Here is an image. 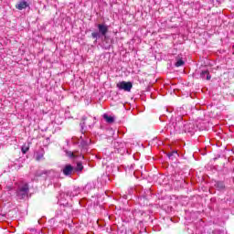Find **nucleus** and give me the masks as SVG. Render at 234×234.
<instances>
[{
	"label": "nucleus",
	"mask_w": 234,
	"mask_h": 234,
	"mask_svg": "<svg viewBox=\"0 0 234 234\" xmlns=\"http://www.w3.org/2000/svg\"><path fill=\"white\" fill-rule=\"evenodd\" d=\"M216 187H218L219 190L224 189L226 187V185H224V182L218 181L215 185Z\"/></svg>",
	"instance_id": "nucleus-8"
},
{
	"label": "nucleus",
	"mask_w": 234,
	"mask_h": 234,
	"mask_svg": "<svg viewBox=\"0 0 234 234\" xmlns=\"http://www.w3.org/2000/svg\"><path fill=\"white\" fill-rule=\"evenodd\" d=\"M207 74V70H205V71H202V72L200 73V76H201V78L204 80V79H206Z\"/></svg>",
	"instance_id": "nucleus-14"
},
{
	"label": "nucleus",
	"mask_w": 234,
	"mask_h": 234,
	"mask_svg": "<svg viewBox=\"0 0 234 234\" xmlns=\"http://www.w3.org/2000/svg\"><path fill=\"white\" fill-rule=\"evenodd\" d=\"M29 150H30V147H28L27 145H23L21 148L23 154H27V153H28Z\"/></svg>",
	"instance_id": "nucleus-9"
},
{
	"label": "nucleus",
	"mask_w": 234,
	"mask_h": 234,
	"mask_svg": "<svg viewBox=\"0 0 234 234\" xmlns=\"http://www.w3.org/2000/svg\"><path fill=\"white\" fill-rule=\"evenodd\" d=\"M42 158H43V154H38V155H37L36 160H37V162H39L40 160H42Z\"/></svg>",
	"instance_id": "nucleus-15"
},
{
	"label": "nucleus",
	"mask_w": 234,
	"mask_h": 234,
	"mask_svg": "<svg viewBox=\"0 0 234 234\" xmlns=\"http://www.w3.org/2000/svg\"><path fill=\"white\" fill-rule=\"evenodd\" d=\"M66 154L69 158H76V155L74 154V152H72V151H66Z\"/></svg>",
	"instance_id": "nucleus-10"
},
{
	"label": "nucleus",
	"mask_w": 234,
	"mask_h": 234,
	"mask_svg": "<svg viewBox=\"0 0 234 234\" xmlns=\"http://www.w3.org/2000/svg\"><path fill=\"white\" fill-rule=\"evenodd\" d=\"M74 171V166L72 165H67L63 170L62 173L65 175V176H70L72 175V172Z\"/></svg>",
	"instance_id": "nucleus-4"
},
{
	"label": "nucleus",
	"mask_w": 234,
	"mask_h": 234,
	"mask_svg": "<svg viewBox=\"0 0 234 234\" xmlns=\"http://www.w3.org/2000/svg\"><path fill=\"white\" fill-rule=\"evenodd\" d=\"M184 64H185L184 60L179 59L176 61V67H183Z\"/></svg>",
	"instance_id": "nucleus-12"
},
{
	"label": "nucleus",
	"mask_w": 234,
	"mask_h": 234,
	"mask_svg": "<svg viewBox=\"0 0 234 234\" xmlns=\"http://www.w3.org/2000/svg\"><path fill=\"white\" fill-rule=\"evenodd\" d=\"M206 80H211V75H209V71H207Z\"/></svg>",
	"instance_id": "nucleus-16"
},
{
	"label": "nucleus",
	"mask_w": 234,
	"mask_h": 234,
	"mask_svg": "<svg viewBox=\"0 0 234 234\" xmlns=\"http://www.w3.org/2000/svg\"><path fill=\"white\" fill-rule=\"evenodd\" d=\"M117 89L119 90H124L125 92H131V90L133 89V82L131 81H120L116 85Z\"/></svg>",
	"instance_id": "nucleus-2"
},
{
	"label": "nucleus",
	"mask_w": 234,
	"mask_h": 234,
	"mask_svg": "<svg viewBox=\"0 0 234 234\" xmlns=\"http://www.w3.org/2000/svg\"><path fill=\"white\" fill-rule=\"evenodd\" d=\"M103 118L108 123H114V117L109 116L107 113H105L103 114Z\"/></svg>",
	"instance_id": "nucleus-7"
},
{
	"label": "nucleus",
	"mask_w": 234,
	"mask_h": 234,
	"mask_svg": "<svg viewBox=\"0 0 234 234\" xmlns=\"http://www.w3.org/2000/svg\"><path fill=\"white\" fill-rule=\"evenodd\" d=\"M169 160L174 161L176 158H178V152L173 151L171 153L166 154Z\"/></svg>",
	"instance_id": "nucleus-6"
},
{
	"label": "nucleus",
	"mask_w": 234,
	"mask_h": 234,
	"mask_svg": "<svg viewBox=\"0 0 234 234\" xmlns=\"http://www.w3.org/2000/svg\"><path fill=\"white\" fill-rule=\"evenodd\" d=\"M87 120V117H82V121L85 122Z\"/></svg>",
	"instance_id": "nucleus-17"
},
{
	"label": "nucleus",
	"mask_w": 234,
	"mask_h": 234,
	"mask_svg": "<svg viewBox=\"0 0 234 234\" xmlns=\"http://www.w3.org/2000/svg\"><path fill=\"white\" fill-rule=\"evenodd\" d=\"M30 191V186L28 183H24L21 186H19L16 189V197L23 200L24 198H27L28 197V193Z\"/></svg>",
	"instance_id": "nucleus-1"
},
{
	"label": "nucleus",
	"mask_w": 234,
	"mask_h": 234,
	"mask_svg": "<svg viewBox=\"0 0 234 234\" xmlns=\"http://www.w3.org/2000/svg\"><path fill=\"white\" fill-rule=\"evenodd\" d=\"M99 34H101L105 37L107 36V32H109V27L104 24H99L98 25Z\"/></svg>",
	"instance_id": "nucleus-3"
},
{
	"label": "nucleus",
	"mask_w": 234,
	"mask_h": 234,
	"mask_svg": "<svg viewBox=\"0 0 234 234\" xmlns=\"http://www.w3.org/2000/svg\"><path fill=\"white\" fill-rule=\"evenodd\" d=\"M15 6L17 10H25V8H28L29 5L27 0H22L18 2Z\"/></svg>",
	"instance_id": "nucleus-5"
},
{
	"label": "nucleus",
	"mask_w": 234,
	"mask_h": 234,
	"mask_svg": "<svg viewBox=\"0 0 234 234\" xmlns=\"http://www.w3.org/2000/svg\"><path fill=\"white\" fill-rule=\"evenodd\" d=\"M91 37H93V39H98V37H100V33L98 32L91 33Z\"/></svg>",
	"instance_id": "nucleus-13"
},
{
	"label": "nucleus",
	"mask_w": 234,
	"mask_h": 234,
	"mask_svg": "<svg viewBox=\"0 0 234 234\" xmlns=\"http://www.w3.org/2000/svg\"><path fill=\"white\" fill-rule=\"evenodd\" d=\"M76 171H83V164L81 162L77 163Z\"/></svg>",
	"instance_id": "nucleus-11"
}]
</instances>
